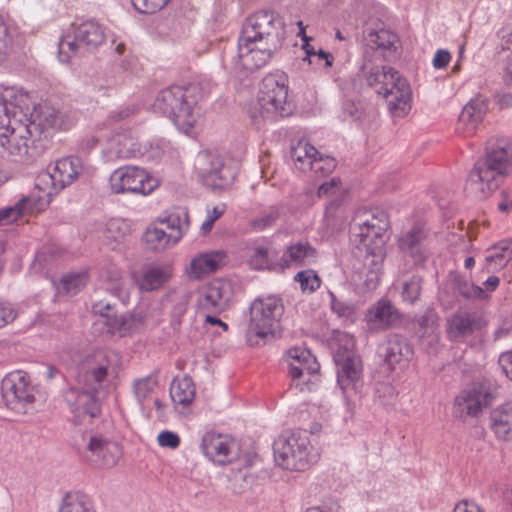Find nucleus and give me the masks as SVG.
<instances>
[{"label":"nucleus","mask_w":512,"mask_h":512,"mask_svg":"<svg viewBox=\"0 0 512 512\" xmlns=\"http://www.w3.org/2000/svg\"><path fill=\"white\" fill-rule=\"evenodd\" d=\"M58 125L54 110L37 108L31 96L21 88H0V145L6 149L10 137L19 138V153L31 156L42 153L48 147V128Z\"/></svg>","instance_id":"nucleus-1"},{"label":"nucleus","mask_w":512,"mask_h":512,"mask_svg":"<svg viewBox=\"0 0 512 512\" xmlns=\"http://www.w3.org/2000/svg\"><path fill=\"white\" fill-rule=\"evenodd\" d=\"M284 39V22L273 11H259L249 16L238 38L235 70L254 71L264 67L280 50Z\"/></svg>","instance_id":"nucleus-2"},{"label":"nucleus","mask_w":512,"mask_h":512,"mask_svg":"<svg viewBox=\"0 0 512 512\" xmlns=\"http://www.w3.org/2000/svg\"><path fill=\"white\" fill-rule=\"evenodd\" d=\"M118 355L108 349H97L85 356L78 366L76 385L67 389L64 399L76 416L95 418L100 414L99 391L109 374L115 372Z\"/></svg>","instance_id":"nucleus-3"},{"label":"nucleus","mask_w":512,"mask_h":512,"mask_svg":"<svg viewBox=\"0 0 512 512\" xmlns=\"http://www.w3.org/2000/svg\"><path fill=\"white\" fill-rule=\"evenodd\" d=\"M512 177V139L497 138L487 142L485 153L470 170L466 189L478 200L487 199Z\"/></svg>","instance_id":"nucleus-4"},{"label":"nucleus","mask_w":512,"mask_h":512,"mask_svg":"<svg viewBox=\"0 0 512 512\" xmlns=\"http://www.w3.org/2000/svg\"><path fill=\"white\" fill-rule=\"evenodd\" d=\"M212 87L213 83L207 78L186 86H170L158 94L153 108L171 119L179 131L189 134L197 119L196 105L211 92Z\"/></svg>","instance_id":"nucleus-5"},{"label":"nucleus","mask_w":512,"mask_h":512,"mask_svg":"<svg viewBox=\"0 0 512 512\" xmlns=\"http://www.w3.org/2000/svg\"><path fill=\"white\" fill-rule=\"evenodd\" d=\"M359 74L369 87L387 100L390 110L396 115L404 116L409 112L411 90L408 82L394 68L373 63L368 49L363 54Z\"/></svg>","instance_id":"nucleus-6"},{"label":"nucleus","mask_w":512,"mask_h":512,"mask_svg":"<svg viewBox=\"0 0 512 512\" xmlns=\"http://www.w3.org/2000/svg\"><path fill=\"white\" fill-rule=\"evenodd\" d=\"M273 450L277 464L291 471H305L319 457L308 432L300 429L283 432L274 441Z\"/></svg>","instance_id":"nucleus-7"},{"label":"nucleus","mask_w":512,"mask_h":512,"mask_svg":"<svg viewBox=\"0 0 512 512\" xmlns=\"http://www.w3.org/2000/svg\"><path fill=\"white\" fill-rule=\"evenodd\" d=\"M284 313L280 298L268 296L255 299L249 309V322L246 329L247 342L251 345L265 344L279 329V321Z\"/></svg>","instance_id":"nucleus-8"},{"label":"nucleus","mask_w":512,"mask_h":512,"mask_svg":"<svg viewBox=\"0 0 512 512\" xmlns=\"http://www.w3.org/2000/svg\"><path fill=\"white\" fill-rule=\"evenodd\" d=\"M353 337L345 336L344 346H339L334 355L337 384L347 403L357 396L364 385L361 358L353 351Z\"/></svg>","instance_id":"nucleus-9"},{"label":"nucleus","mask_w":512,"mask_h":512,"mask_svg":"<svg viewBox=\"0 0 512 512\" xmlns=\"http://www.w3.org/2000/svg\"><path fill=\"white\" fill-rule=\"evenodd\" d=\"M104 28L96 21L88 20L73 28L72 33L64 35L58 44L60 62L68 63L72 57L83 56L104 43Z\"/></svg>","instance_id":"nucleus-10"},{"label":"nucleus","mask_w":512,"mask_h":512,"mask_svg":"<svg viewBox=\"0 0 512 512\" xmlns=\"http://www.w3.org/2000/svg\"><path fill=\"white\" fill-rule=\"evenodd\" d=\"M287 82V76L284 73L264 77L258 96L261 117L276 119L292 113L293 104L288 100Z\"/></svg>","instance_id":"nucleus-11"},{"label":"nucleus","mask_w":512,"mask_h":512,"mask_svg":"<svg viewBox=\"0 0 512 512\" xmlns=\"http://www.w3.org/2000/svg\"><path fill=\"white\" fill-rule=\"evenodd\" d=\"M0 391L2 402L8 409L18 414H27L33 409L35 387L26 372L16 370L6 374Z\"/></svg>","instance_id":"nucleus-12"},{"label":"nucleus","mask_w":512,"mask_h":512,"mask_svg":"<svg viewBox=\"0 0 512 512\" xmlns=\"http://www.w3.org/2000/svg\"><path fill=\"white\" fill-rule=\"evenodd\" d=\"M389 220L386 212L377 211L370 218L355 224L352 228L351 240L358 249L364 250L368 256H381L386 243V230Z\"/></svg>","instance_id":"nucleus-13"},{"label":"nucleus","mask_w":512,"mask_h":512,"mask_svg":"<svg viewBox=\"0 0 512 512\" xmlns=\"http://www.w3.org/2000/svg\"><path fill=\"white\" fill-rule=\"evenodd\" d=\"M83 170L82 160L70 156L58 159L48 166L47 170L40 173L35 182V187L51 197L71 185Z\"/></svg>","instance_id":"nucleus-14"},{"label":"nucleus","mask_w":512,"mask_h":512,"mask_svg":"<svg viewBox=\"0 0 512 512\" xmlns=\"http://www.w3.org/2000/svg\"><path fill=\"white\" fill-rule=\"evenodd\" d=\"M109 182L111 190L115 194L149 195L160 184L157 178L137 166H124L116 169L111 174Z\"/></svg>","instance_id":"nucleus-15"},{"label":"nucleus","mask_w":512,"mask_h":512,"mask_svg":"<svg viewBox=\"0 0 512 512\" xmlns=\"http://www.w3.org/2000/svg\"><path fill=\"white\" fill-rule=\"evenodd\" d=\"M289 376L300 391H310L314 385L313 378L319 371L320 365L312 353L301 347H294L288 350Z\"/></svg>","instance_id":"nucleus-16"},{"label":"nucleus","mask_w":512,"mask_h":512,"mask_svg":"<svg viewBox=\"0 0 512 512\" xmlns=\"http://www.w3.org/2000/svg\"><path fill=\"white\" fill-rule=\"evenodd\" d=\"M203 454L214 463L225 465L238 458L239 445L229 434L206 432L201 440Z\"/></svg>","instance_id":"nucleus-17"},{"label":"nucleus","mask_w":512,"mask_h":512,"mask_svg":"<svg viewBox=\"0 0 512 512\" xmlns=\"http://www.w3.org/2000/svg\"><path fill=\"white\" fill-rule=\"evenodd\" d=\"M377 354L390 370L403 368L412 360L414 349L409 340L398 333L388 334L378 345Z\"/></svg>","instance_id":"nucleus-18"},{"label":"nucleus","mask_w":512,"mask_h":512,"mask_svg":"<svg viewBox=\"0 0 512 512\" xmlns=\"http://www.w3.org/2000/svg\"><path fill=\"white\" fill-rule=\"evenodd\" d=\"M84 456L87 461L96 466L111 468L121 458L122 449L116 441L103 434L95 433L89 436Z\"/></svg>","instance_id":"nucleus-19"},{"label":"nucleus","mask_w":512,"mask_h":512,"mask_svg":"<svg viewBox=\"0 0 512 512\" xmlns=\"http://www.w3.org/2000/svg\"><path fill=\"white\" fill-rule=\"evenodd\" d=\"M489 101L486 97L478 95L471 99L462 109L456 123V132L466 137L472 135L488 111Z\"/></svg>","instance_id":"nucleus-20"},{"label":"nucleus","mask_w":512,"mask_h":512,"mask_svg":"<svg viewBox=\"0 0 512 512\" xmlns=\"http://www.w3.org/2000/svg\"><path fill=\"white\" fill-rule=\"evenodd\" d=\"M229 283L216 280L208 284L198 299V306L207 313L218 314L226 309L231 298Z\"/></svg>","instance_id":"nucleus-21"},{"label":"nucleus","mask_w":512,"mask_h":512,"mask_svg":"<svg viewBox=\"0 0 512 512\" xmlns=\"http://www.w3.org/2000/svg\"><path fill=\"white\" fill-rule=\"evenodd\" d=\"M412 330L429 353H438V316L433 309H427L423 315L416 316Z\"/></svg>","instance_id":"nucleus-22"},{"label":"nucleus","mask_w":512,"mask_h":512,"mask_svg":"<svg viewBox=\"0 0 512 512\" xmlns=\"http://www.w3.org/2000/svg\"><path fill=\"white\" fill-rule=\"evenodd\" d=\"M494 400L492 392L484 385H474L464 390L455 400L456 409L460 413L476 417L483 407L488 406Z\"/></svg>","instance_id":"nucleus-23"},{"label":"nucleus","mask_w":512,"mask_h":512,"mask_svg":"<svg viewBox=\"0 0 512 512\" xmlns=\"http://www.w3.org/2000/svg\"><path fill=\"white\" fill-rule=\"evenodd\" d=\"M106 161L129 159L141 154V146L129 132H120L109 138L103 151Z\"/></svg>","instance_id":"nucleus-24"},{"label":"nucleus","mask_w":512,"mask_h":512,"mask_svg":"<svg viewBox=\"0 0 512 512\" xmlns=\"http://www.w3.org/2000/svg\"><path fill=\"white\" fill-rule=\"evenodd\" d=\"M368 49L379 53L386 61H391L398 57L399 37L388 29L370 31L365 37Z\"/></svg>","instance_id":"nucleus-25"},{"label":"nucleus","mask_w":512,"mask_h":512,"mask_svg":"<svg viewBox=\"0 0 512 512\" xmlns=\"http://www.w3.org/2000/svg\"><path fill=\"white\" fill-rule=\"evenodd\" d=\"M140 319L133 314H121L119 317H101L92 324L95 335H113L119 333L121 336L132 332L138 327Z\"/></svg>","instance_id":"nucleus-26"},{"label":"nucleus","mask_w":512,"mask_h":512,"mask_svg":"<svg viewBox=\"0 0 512 512\" xmlns=\"http://www.w3.org/2000/svg\"><path fill=\"white\" fill-rule=\"evenodd\" d=\"M450 288L455 301L460 305L486 297L482 287L474 284L466 275L459 272H450Z\"/></svg>","instance_id":"nucleus-27"},{"label":"nucleus","mask_w":512,"mask_h":512,"mask_svg":"<svg viewBox=\"0 0 512 512\" xmlns=\"http://www.w3.org/2000/svg\"><path fill=\"white\" fill-rule=\"evenodd\" d=\"M366 320L375 328L389 329L398 325L400 314L390 301L381 299L368 310Z\"/></svg>","instance_id":"nucleus-28"},{"label":"nucleus","mask_w":512,"mask_h":512,"mask_svg":"<svg viewBox=\"0 0 512 512\" xmlns=\"http://www.w3.org/2000/svg\"><path fill=\"white\" fill-rule=\"evenodd\" d=\"M173 268L170 263H155L147 266L139 280L138 285L142 291H154L164 286L172 277Z\"/></svg>","instance_id":"nucleus-29"},{"label":"nucleus","mask_w":512,"mask_h":512,"mask_svg":"<svg viewBox=\"0 0 512 512\" xmlns=\"http://www.w3.org/2000/svg\"><path fill=\"white\" fill-rule=\"evenodd\" d=\"M425 236L423 228L416 225L398 240L400 250L409 255L415 264H421L426 259V251L423 245Z\"/></svg>","instance_id":"nucleus-30"},{"label":"nucleus","mask_w":512,"mask_h":512,"mask_svg":"<svg viewBox=\"0 0 512 512\" xmlns=\"http://www.w3.org/2000/svg\"><path fill=\"white\" fill-rule=\"evenodd\" d=\"M482 327V319L474 312H457L450 318V340H462Z\"/></svg>","instance_id":"nucleus-31"},{"label":"nucleus","mask_w":512,"mask_h":512,"mask_svg":"<svg viewBox=\"0 0 512 512\" xmlns=\"http://www.w3.org/2000/svg\"><path fill=\"white\" fill-rule=\"evenodd\" d=\"M489 426L499 440L512 439V401H508L490 412Z\"/></svg>","instance_id":"nucleus-32"},{"label":"nucleus","mask_w":512,"mask_h":512,"mask_svg":"<svg viewBox=\"0 0 512 512\" xmlns=\"http://www.w3.org/2000/svg\"><path fill=\"white\" fill-rule=\"evenodd\" d=\"M235 171L223 164L220 159H215L211 163V168L203 174V182L213 190L223 189L230 185L235 178Z\"/></svg>","instance_id":"nucleus-33"},{"label":"nucleus","mask_w":512,"mask_h":512,"mask_svg":"<svg viewBox=\"0 0 512 512\" xmlns=\"http://www.w3.org/2000/svg\"><path fill=\"white\" fill-rule=\"evenodd\" d=\"M196 388L190 376L184 375L173 379L170 385V397L176 406L187 408L195 399Z\"/></svg>","instance_id":"nucleus-34"},{"label":"nucleus","mask_w":512,"mask_h":512,"mask_svg":"<svg viewBox=\"0 0 512 512\" xmlns=\"http://www.w3.org/2000/svg\"><path fill=\"white\" fill-rule=\"evenodd\" d=\"M316 257V250L307 242H297L287 247L277 264L280 269L291 265H302Z\"/></svg>","instance_id":"nucleus-35"},{"label":"nucleus","mask_w":512,"mask_h":512,"mask_svg":"<svg viewBox=\"0 0 512 512\" xmlns=\"http://www.w3.org/2000/svg\"><path fill=\"white\" fill-rule=\"evenodd\" d=\"M227 255L223 251H212L202 254L192 260L190 268L191 274L195 278H200L203 274L216 271L226 263Z\"/></svg>","instance_id":"nucleus-36"},{"label":"nucleus","mask_w":512,"mask_h":512,"mask_svg":"<svg viewBox=\"0 0 512 512\" xmlns=\"http://www.w3.org/2000/svg\"><path fill=\"white\" fill-rule=\"evenodd\" d=\"M190 300V293L186 290H173L168 293L163 305L169 310L173 326L181 324V318L187 311Z\"/></svg>","instance_id":"nucleus-37"},{"label":"nucleus","mask_w":512,"mask_h":512,"mask_svg":"<svg viewBox=\"0 0 512 512\" xmlns=\"http://www.w3.org/2000/svg\"><path fill=\"white\" fill-rule=\"evenodd\" d=\"M143 239L149 249L153 251H163L180 241L181 232L167 233L161 228H148L144 233Z\"/></svg>","instance_id":"nucleus-38"},{"label":"nucleus","mask_w":512,"mask_h":512,"mask_svg":"<svg viewBox=\"0 0 512 512\" xmlns=\"http://www.w3.org/2000/svg\"><path fill=\"white\" fill-rule=\"evenodd\" d=\"M43 206V203L38 205L32 197H23L13 206L5 207L0 210V225H9L25 213H33L35 210H41Z\"/></svg>","instance_id":"nucleus-39"},{"label":"nucleus","mask_w":512,"mask_h":512,"mask_svg":"<svg viewBox=\"0 0 512 512\" xmlns=\"http://www.w3.org/2000/svg\"><path fill=\"white\" fill-rule=\"evenodd\" d=\"M58 512H96L92 499L79 491L67 493Z\"/></svg>","instance_id":"nucleus-40"},{"label":"nucleus","mask_w":512,"mask_h":512,"mask_svg":"<svg viewBox=\"0 0 512 512\" xmlns=\"http://www.w3.org/2000/svg\"><path fill=\"white\" fill-rule=\"evenodd\" d=\"M319 155L317 149L306 141H299L296 146L291 149V158L296 168L307 172L311 170L316 156Z\"/></svg>","instance_id":"nucleus-41"},{"label":"nucleus","mask_w":512,"mask_h":512,"mask_svg":"<svg viewBox=\"0 0 512 512\" xmlns=\"http://www.w3.org/2000/svg\"><path fill=\"white\" fill-rule=\"evenodd\" d=\"M88 274L85 271L69 273L62 277L57 286L59 294L75 295L81 291L87 284Z\"/></svg>","instance_id":"nucleus-42"},{"label":"nucleus","mask_w":512,"mask_h":512,"mask_svg":"<svg viewBox=\"0 0 512 512\" xmlns=\"http://www.w3.org/2000/svg\"><path fill=\"white\" fill-rule=\"evenodd\" d=\"M128 231L127 224L120 219L109 220L103 231V239L106 245L112 249L116 248V245L124 241Z\"/></svg>","instance_id":"nucleus-43"},{"label":"nucleus","mask_w":512,"mask_h":512,"mask_svg":"<svg viewBox=\"0 0 512 512\" xmlns=\"http://www.w3.org/2000/svg\"><path fill=\"white\" fill-rule=\"evenodd\" d=\"M282 214V207L280 205L270 206L267 210L263 211L259 216L250 221L251 228L256 232L264 231L267 228L273 227L280 219Z\"/></svg>","instance_id":"nucleus-44"},{"label":"nucleus","mask_w":512,"mask_h":512,"mask_svg":"<svg viewBox=\"0 0 512 512\" xmlns=\"http://www.w3.org/2000/svg\"><path fill=\"white\" fill-rule=\"evenodd\" d=\"M500 58L505 62L503 81L505 85L512 87V33L503 36L501 41Z\"/></svg>","instance_id":"nucleus-45"},{"label":"nucleus","mask_w":512,"mask_h":512,"mask_svg":"<svg viewBox=\"0 0 512 512\" xmlns=\"http://www.w3.org/2000/svg\"><path fill=\"white\" fill-rule=\"evenodd\" d=\"M398 393L388 382H378L374 387V401L382 406H392L396 403Z\"/></svg>","instance_id":"nucleus-46"},{"label":"nucleus","mask_w":512,"mask_h":512,"mask_svg":"<svg viewBox=\"0 0 512 512\" xmlns=\"http://www.w3.org/2000/svg\"><path fill=\"white\" fill-rule=\"evenodd\" d=\"M158 381L154 375L136 379L133 383L134 395L139 404L143 402L154 392L157 387Z\"/></svg>","instance_id":"nucleus-47"},{"label":"nucleus","mask_w":512,"mask_h":512,"mask_svg":"<svg viewBox=\"0 0 512 512\" xmlns=\"http://www.w3.org/2000/svg\"><path fill=\"white\" fill-rule=\"evenodd\" d=\"M512 260V242L511 243H499L492 248V252L486 256V262L488 265L492 263L496 267H504Z\"/></svg>","instance_id":"nucleus-48"},{"label":"nucleus","mask_w":512,"mask_h":512,"mask_svg":"<svg viewBox=\"0 0 512 512\" xmlns=\"http://www.w3.org/2000/svg\"><path fill=\"white\" fill-rule=\"evenodd\" d=\"M294 279L300 284L302 291L314 292L321 285L320 277L313 270L300 271L295 275Z\"/></svg>","instance_id":"nucleus-49"},{"label":"nucleus","mask_w":512,"mask_h":512,"mask_svg":"<svg viewBox=\"0 0 512 512\" xmlns=\"http://www.w3.org/2000/svg\"><path fill=\"white\" fill-rule=\"evenodd\" d=\"M182 214L184 219H182L180 214L172 213L160 220L161 224L165 225L167 229L171 230L170 233H174L176 231L181 232V238L188 228V215L186 212H183Z\"/></svg>","instance_id":"nucleus-50"},{"label":"nucleus","mask_w":512,"mask_h":512,"mask_svg":"<svg viewBox=\"0 0 512 512\" xmlns=\"http://www.w3.org/2000/svg\"><path fill=\"white\" fill-rule=\"evenodd\" d=\"M421 278L419 276H412L409 280L403 283L402 299L413 304L419 298L421 291Z\"/></svg>","instance_id":"nucleus-51"},{"label":"nucleus","mask_w":512,"mask_h":512,"mask_svg":"<svg viewBox=\"0 0 512 512\" xmlns=\"http://www.w3.org/2000/svg\"><path fill=\"white\" fill-rule=\"evenodd\" d=\"M272 250L265 247H258L254 250L252 263L259 269H275L278 263L272 260Z\"/></svg>","instance_id":"nucleus-52"},{"label":"nucleus","mask_w":512,"mask_h":512,"mask_svg":"<svg viewBox=\"0 0 512 512\" xmlns=\"http://www.w3.org/2000/svg\"><path fill=\"white\" fill-rule=\"evenodd\" d=\"M328 295L331 309L339 317L350 318L354 314V306L352 304L339 300L332 291H329Z\"/></svg>","instance_id":"nucleus-53"},{"label":"nucleus","mask_w":512,"mask_h":512,"mask_svg":"<svg viewBox=\"0 0 512 512\" xmlns=\"http://www.w3.org/2000/svg\"><path fill=\"white\" fill-rule=\"evenodd\" d=\"M170 0H131L133 7L143 14H152L162 9Z\"/></svg>","instance_id":"nucleus-54"},{"label":"nucleus","mask_w":512,"mask_h":512,"mask_svg":"<svg viewBox=\"0 0 512 512\" xmlns=\"http://www.w3.org/2000/svg\"><path fill=\"white\" fill-rule=\"evenodd\" d=\"M335 166L336 163L333 158L324 157L319 154L316 156L310 171H313L315 174L327 175L333 171Z\"/></svg>","instance_id":"nucleus-55"},{"label":"nucleus","mask_w":512,"mask_h":512,"mask_svg":"<svg viewBox=\"0 0 512 512\" xmlns=\"http://www.w3.org/2000/svg\"><path fill=\"white\" fill-rule=\"evenodd\" d=\"M124 281L119 271L112 270L108 272L106 290L114 296L121 297Z\"/></svg>","instance_id":"nucleus-56"},{"label":"nucleus","mask_w":512,"mask_h":512,"mask_svg":"<svg viewBox=\"0 0 512 512\" xmlns=\"http://www.w3.org/2000/svg\"><path fill=\"white\" fill-rule=\"evenodd\" d=\"M365 114L364 105L361 102L345 101L343 104V115L352 120H361Z\"/></svg>","instance_id":"nucleus-57"},{"label":"nucleus","mask_w":512,"mask_h":512,"mask_svg":"<svg viewBox=\"0 0 512 512\" xmlns=\"http://www.w3.org/2000/svg\"><path fill=\"white\" fill-rule=\"evenodd\" d=\"M92 312L93 314L98 315L99 318L119 317L115 312L114 306L106 300H99L95 302L92 306Z\"/></svg>","instance_id":"nucleus-58"},{"label":"nucleus","mask_w":512,"mask_h":512,"mask_svg":"<svg viewBox=\"0 0 512 512\" xmlns=\"http://www.w3.org/2000/svg\"><path fill=\"white\" fill-rule=\"evenodd\" d=\"M11 49V39L8 36V29L0 18V63L5 60Z\"/></svg>","instance_id":"nucleus-59"},{"label":"nucleus","mask_w":512,"mask_h":512,"mask_svg":"<svg viewBox=\"0 0 512 512\" xmlns=\"http://www.w3.org/2000/svg\"><path fill=\"white\" fill-rule=\"evenodd\" d=\"M157 440L161 447L176 449L180 445V437L176 433L168 430L159 433Z\"/></svg>","instance_id":"nucleus-60"},{"label":"nucleus","mask_w":512,"mask_h":512,"mask_svg":"<svg viewBox=\"0 0 512 512\" xmlns=\"http://www.w3.org/2000/svg\"><path fill=\"white\" fill-rule=\"evenodd\" d=\"M16 312L12 304L0 299V328L14 321Z\"/></svg>","instance_id":"nucleus-61"},{"label":"nucleus","mask_w":512,"mask_h":512,"mask_svg":"<svg viewBox=\"0 0 512 512\" xmlns=\"http://www.w3.org/2000/svg\"><path fill=\"white\" fill-rule=\"evenodd\" d=\"M497 208L502 213H510L512 211V188H504L500 192V201Z\"/></svg>","instance_id":"nucleus-62"},{"label":"nucleus","mask_w":512,"mask_h":512,"mask_svg":"<svg viewBox=\"0 0 512 512\" xmlns=\"http://www.w3.org/2000/svg\"><path fill=\"white\" fill-rule=\"evenodd\" d=\"M338 502L332 498L323 500L321 504L307 508L306 512H339Z\"/></svg>","instance_id":"nucleus-63"},{"label":"nucleus","mask_w":512,"mask_h":512,"mask_svg":"<svg viewBox=\"0 0 512 512\" xmlns=\"http://www.w3.org/2000/svg\"><path fill=\"white\" fill-rule=\"evenodd\" d=\"M498 365L503 374L512 381V350L500 354Z\"/></svg>","instance_id":"nucleus-64"}]
</instances>
